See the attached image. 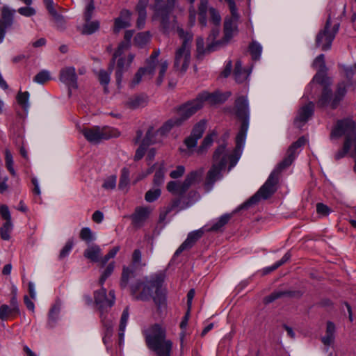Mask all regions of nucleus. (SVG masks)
I'll use <instances>...</instances> for the list:
<instances>
[{"label": "nucleus", "mask_w": 356, "mask_h": 356, "mask_svg": "<svg viewBox=\"0 0 356 356\" xmlns=\"http://www.w3.org/2000/svg\"><path fill=\"white\" fill-rule=\"evenodd\" d=\"M131 12L127 9L120 11V16L115 19L114 32L118 33L121 29L131 26Z\"/></svg>", "instance_id": "23"}, {"label": "nucleus", "mask_w": 356, "mask_h": 356, "mask_svg": "<svg viewBox=\"0 0 356 356\" xmlns=\"http://www.w3.org/2000/svg\"><path fill=\"white\" fill-rule=\"evenodd\" d=\"M290 293L291 292L289 291H276L265 297L264 302L265 304H268Z\"/></svg>", "instance_id": "50"}, {"label": "nucleus", "mask_w": 356, "mask_h": 356, "mask_svg": "<svg viewBox=\"0 0 356 356\" xmlns=\"http://www.w3.org/2000/svg\"><path fill=\"white\" fill-rule=\"evenodd\" d=\"M164 175H165V167H164V164L162 163L159 165V167L155 172V174L154 176V179H153L154 184L155 186L161 185L164 180Z\"/></svg>", "instance_id": "44"}, {"label": "nucleus", "mask_w": 356, "mask_h": 356, "mask_svg": "<svg viewBox=\"0 0 356 356\" xmlns=\"http://www.w3.org/2000/svg\"><path fill=\"white\" fill-rule=\"evenodd\" d=\"M313 67L318 70L317 73L314 77V80L319 84H324L330 79L325 74L327 67L325 62L324 54H320L314 60L312 63Z\"/></svg>", "instance_id": "16"}, {"label": "nucleus", "mask_w": 356, "mask_h": 356, "mask_svg": "<svg viewBox=\"0 0 356 356\" xmlns=\"http://www.w3.org/2000/svg\"><path fill=\"white\" fill-rule=\"evenodd\" d=\"M229 6V9L230 11V16L229 17H232L234 20H239L240 19V15L238 13L237 8L236 6V3L234 0H225Z\"/></svg>", "instance_id": "58"}, {"label": "nucleus", "mask_w": 356, "mask_h": 356, "mask_svg": "<svg viewBox=\"0 0 356 356\" xmlns=\"http://www.w3.org/2000/svg\"><path fill=\"white\" fill-rule=\"evenodd\" d=\"M150 40L149 32H142L138 33L134 38L135 44L139 47L145 46Z\"/></svg>", "instance_id": "47"}, {"label": "nucleus", "mask_w": 356, "mask_h": 356, "mask_svg": "<svg viewBox=\"0 0 356 356\" xmlns=\"http://www.w3.org/2000/svg\"><path fill=\"white\" fill-rule=\"evenodd\" d=\"M249 49L253 60L259 59L262 47L258 42L254 41L251 42L249 45Z\"/></svg>", "instance_id": "49"}, {"label": "nucleus", "mask_w": 356, "mask_h": 356, "mask_svg": "<svg viewBox=\"0 0 356 356\" xmlns=\"http://www.w3.org/2000/svg\"><path fill=\"white\" fill-rule=\"evenodd\" d=\"M168 63L167 60H161L159 65V76L157 78V84L161 85L163 82L164 75L168 69Z\"/></svg>", "instance_id": "59"}, {"label": "nucleus", "mask_w": 356, "mask_h": 356, "mask_svg": "<svg viewBox=\"0 0 356 356\" xmlns=\"http://www.w3.org/2000/svg\"><path fill=\"white\" fill-rule=\"evenodd\" d=\"M79 237L87 243H90L93 240L92 233L88 227H84L81 230Z\"/></svg>", "instance_id": "62"}, {"label": "nucleus", "mask_w": 356, "mask_h": 356, "mask_svg": "<svg viewBox=\"0 0 356 356\" xmlns=\"http://www.w3.org/2000/svg\"><path fill=\"white\" fill-rule=\"evenodd\" d=\"M147 103V97L143 94L129 97L124 103L127 108L129 109H137L145 106Z\"/></svg>", "instance_id": "28"}, {"label": "nucleus", "mask_w": 356, "mask_h": 356, "mask_svg": "<svg viewBox=\"0 0 356 356\" xmlns=\"http://www.w3.org/2000/svg\"><path fill=\"white\" fill-rule=\"evenodd\" d=\"M314 104L312 102L302 106L298 111L294 123L298 127H301L314 113Z\"/></svg>", "instance_id": "22"}, {"label": "nucleus", "mask_w": 356, "mask_h": 356, "mask_svg": "<svg viewBox=\"0 0 356 356\" xmlns=\"http://www.w3.org/2000/svg\"><path fill=\"white\" fill-rule=\"evenodd\" d=\"M160 188L150 189L145 195V200L148 202H152L156 200L161 195Z\"/></svg>", "instance_id": "57"}, {"label": "nucleus", "mask_w": 356, "mask_h": 356, "mask_svg": "<svg viewBox=\"0 0 356 356\" xmlns=\"http://www.w3.org/2000/svg\"><path fill=\"white\" fill-rule=\"evenodd\" d=\"M154 15L153 19H159L160 26L164 32H168L170 29V16L175 7H169L168 1L163 3V0H154L153 6Z\"/></svg>", "instance_id": "9"}, {"label": "nucleus", "mask_w": 356, "mask_h": 356, "mask_svg": "<svg viewBox=\"0 0 356 356\" xmlns=\"http://www.w3.org/2000/svg\"><path fill=\"white\" fill-rule=\"evenodd\" d=\"M168 191L175 195L181 196L188 191L184 187V182L179 183L175 181H170L167 184Z\"/></svg>", "instance_id": "34"}, {"label": "nucleus", "mask_w": 356, "mask_h": 356, "mask_svg": "<svg viewBox=\"0 0 356 356\" xmlns=\"http://www.w3.org/2000/svg\"><path fill=\"white\" fill-rule=\"evenodd\" d=\"M177 33L183 42L181 46L175 51L174 67L178 71L184 72L190 64L191 46L193 34L191 31H185L179 26L177 28Z\"/></svg>", "instance_id": "3"}, {"label": "nucleus", "mask_w": 356, "mask_h": 356, "mask_svg": "<svg viewBox=\"0 0 356 356\" xmlns=\"http://www.w3.org/2000/svg\"><path fill=\"white\" fill-rule=\"evenodd\" d=\"M160 51L158 49L154 50L150 56L146 59L145 67H141V69H145V73L149 79H151L155 73V70L158 65V57Z\"/></svg>", "instance_id": "24"}, {"label": "nucleus", "mask_w": 356, "mask_h": 356, "mask_svg": "<svg viewBox=\"0 0 356 356\" xmlns=\"http://www.w3.org/2000/svg\"><path fill=\"white\" fill-rule=\"evenodd\" d=\"M128 318H129V310H128V308H126L124 309V311L122 314V316H121V318H120V327H119V330H120L119 336H120V339H122L124 335V330L126 328Z\"/></svg>", "instance_id": "53"}, {"label": "nucleus", "mask_w": 356, "mask_h": 356, "mask_svg": "<svg viewBox=\"0 0 356 356\" xmlns=\"http://www.w3.org/2000/svg\"><path fill=\"white\" fill-rule=\"evenodd\" d=\"M148 348L155 352L157 356H171L172 342L165 337L148 346Z\"/></svg>", "instance_id": "21"}, {"label": "nucleus", "mask_w": 356, "mask_h": 356, "mask_svg": "<svg viewBox=\"0 0 356 356\" xmlns=\"http://www.w3.org/2000/svg\"><path fill=\"white\" fill-rule=\"evenodd\" d=\"M99 24L97 21L86 22L81 30L82 34L90 35L98 30Z\"/></svg>", "instance_id": "46"}, {"label": "nucleus", "mask_w": 356, "mask_h": 356, "mask_svg": "<svg viewBox=\"0 0 356 356\" xmlns=\"http://www.w3.org/2000/svg\"><path fill=\"white\" fill-rule=\"evenodd\" d=\"M50 79V73L47 70L40 71L33 78V81L40 84H44Z\"/></svg>", "instance_id": "56"}, {"label": "nucleus", "mask_w": 356, "mask_h": 356, "mask_svg": "<svg viewBox=\"0 0 356 356\" xmlns=\"http://www.w3.org/2000/svg\"><path fill=\"white\" fill-rule=\"evenodd\" d=\"M149 0H139L136 6V10L138 15L136 21V27L138 29H142L145 27V21L147 18L146 8L147 6Z\"/></svg>", "instance_id": "25"}, {"label": "nucleus", "mask_w": 356, "mask_h": 356, "mask_svg": "<svg viewBox=\"0 0 356 356\" xmlns=\"http://www.w3.org/2000/svg\"><path fill=\"white\" fill-rule=\"evenodd\" d=\"M203 174L204 169L202 168H200L188 172L183 181L184 187L188 190L191 186L200 183L202 180Z\"/></svg>", "instance_id": "26"}, {"label": "nucleus", "mask_w": 356, "mask_h": 356, "mask_svg": "<svg viewBox=\"0 0 356 356\" xmlns=\"http://www.w3.org/2000/svg\"><path fill=\"white\" fill-rule=\"evenodd\" d=\"M29 93L28 92H19L17 95L18 104L24 109L29 108Z\"/></svg>", "instance_id": "54"}, {"label": "nucleus", "mask_w": 356, "mask_h": 356, "mask_svg": "<svg viewBox=\"0 0 356 356\" xmlns=\"http://www.w3.org/2000/svg\"><path fill=\"white\" fill-rule=\"evenodd\" d=\"M243 148L238 149L236 145L232 152H228L224 145L218 146L213 155V163L207 172L203 184L205 192H209L213 188L215 183L222 177L224 170L229 163L228 170L229 171L238 161Z\"/></svg>", "instance_id": "1"}, {"label": "nucleus", "mask_w": 356, "mask_h": 356, "mask_svg": "<svg viewBox=\"0 0 356 356\" xmlns=\"http://www.w3.org/2000/svg\"><path fill=\"white\" fill-rule=\"evenodd\" d=\"M102 250L101 248L97 245H92L88 247L85 251H84V257L87 259H90V261L93 262H98L99 261L101 263V259H99V257L101 255Z\"/></svg>", "instance_id": "33"}, {"label": "nucleus", "mask_w": 356, "mask_h": 356, "mask_svg": "<svg viewBox=\"0 0 356 356\" xmlns=\"http://www.w3.org/2000/svg\"><path fill=\"white\" fill-rule=\"evenodd\" d=\"M59 311H60L59 307H56V306H54L49 311V325L50 327L54 326L56 321L58 319Z\"/></svg>", "instance_id": "60"}, {"label": "nucleus", "mask_w": 356, "mask_h": 356, "mask_svg": "<svg viewBox=\"0 0 356 356\" xmlns=\"http://www.w3.org/2000/svg\"><path fill=\"white\" fill-rule=\"evenodd\" d=\"M182 123L177 116H175L167 120L156 131L161 136L167 134L170 131L176 127H179Z\"/></svg>", "instance_id": "31"}, {"label": "nucleus", "mask_w": 356, "mask_h": 356, "mask_svg": "<svg viewBox=\"0 0 356 356\" xmlns=\"http://www.w3.org/2000/svg\"><path fill=\"white\" fill-rule=\"evenodd\" d=\"M235 108L236 116L241 120V128L236 138V145L238 149L243 147L248 129L249 111L247 99L244 97H238L235 102Z\"/></svg>", "instance_id": "5"}, {"label": "nucleus", "mask_w": 356, "mask_h": 356, "mask_svg": "<svg viewBox=\"0 0 356 356\" xmlns=\"http://www.w3.org/2000/svg\"><path fill=\"white\" fill-rule=\"evenodd\" d=\"M230 92L221 93L218 91H216L214 92L209 93L205 91L199 94L197 97L202 105L204 102H208L211 104H216L223 103L228 99L229 97H230Z\"/></svg>", "instance_id": "18"}, {"label": "nucleus", "mask_w": 356, "mask_h": 356, "mask_svg": "<svg viewBox=\"0 0 356 356\" xmlns=\"http://www.w3.org/2000/svg\"><path fill=\"white\" fill-rule=\"evenodd\" d=\"M143 334L147 347L166 337L165 329L159 323L149 325L143 331Z\"/></svg>", "instance_id": "14"}, {"label": "nucleus", "mask_w": 356, "mask_h": 356, "mask_svg": "<svg viewBox=\"0 0 356 356\" xmlns=\"http://www.w3.org/2000/svg\"><path fill=\"white\" fill-rule=\"evenodd\" d=\"M164 280L165 274L162 272L146 276L143 280L131 285V293L138 300L148 301L152 299L158 308H160L165 302V294L162 289Z\"/></svg>", "instance_id": "2"}, {"label": "nucleus", "mask_w": 356, "mask_h": 356, "mask_svg": "<svg viewBox=\"0 0 356 356\" xmlns=\"http://www.w3.org/2000/svg\"><path fill=\"white\" fill-rule=\"evenodd\" d=\"M321 85L323 86V89L322 91V95L318 101V106L323 107L326 106L330 101L332 95V90L330 88V86L331 85L330 79H328V81L326 83Z\"/></svg>", "instance_id": "32"}, {"label": "nucleus", "mask_w": 356, "mask_h": 356, "mask_svg": "<svg viewBox=\"0 0 356 356\" xmlns=\"http://www.w3.org/2000/svg\"><path fill=\"white\" fill-rule=\"evenodd\" d=\"M202 108V104L197 97L192 101H189L182 104L177 111V117L181 120V123L193 115H194L197 111Z\"/></svg>", "instance_id": "13"}, {"label": "nucleus", "mask_w": 356, "mask_h": 356, "mask_svg": "<svg viewBox=\"0 0 356 356\" xmlns=\"http://www.w3.org/2000/svg\"><path fill=\"white\" fill-rule=\"evenodd\" d=\"M59 79L67 85L69 88L76 89L78 88L77 76L74 67H66L60 71Z\"/></svg>", "instance_id": "20"}, {"label": "nucleus", "mask_w": 356, "mask_h": 356, "mask_svg": "<svg viewBox=\"0 0 356 356\" xmlns=\"http://www.w3.org/2000/svg\"><path fill=\"white\" fill-rule=\"evenodd\" d=\"M156 143V139L155 138V133L154 132L153 127H149L147 130L145 137L142 140V143L143 146L148 147L152 144Z\"/></svg>", "instance_id": "52"}, {"label": "nucleus", "mask_w": 356, "mask_h": 356, "mask_svg": "<svg viewBox=\"0 0 356 356\" xmlns=\"http://www.w3.org/2000/svg\"><path fill=\"white\" fill-rule=\"evenodd\" d=\"M291 258V254L289 252H286L283 257L278 261H277L274 265L270 267H267L263 269L262 270V275H266L277 268H278L280 266H282L284 264H285L286 261H288Z\"/></svg>", "instance_id": "41"}, {"label": "nucleus", "mask_w": 356, "mask_h": 356, "mask_svg": "<svg viewBox=\"0 0 356 356\" xmlns=\"http://www.w3.org/2000/svg\"><path fill=\"white\" fill-rule=\"evenodd\" d=\"M330 17L327 19L324 29L319 31L316 38V47H321L323 51L330 49L332 42L335 37V34L338 31L339 24H336L331 29Z\"/></svg>", "instance_id": "11"}, {"label": "nucleus", "mask_w": 356, "mask_h": 356, "mask_svg": "<svg viewBox=\"0 0 356 356\" xmlns=\"http://www.w3.org/2000/svg\"><path fill=\"white\" fill-rule=\"evenodd\" d=\"M151 210L145 207L137 208L132 216V222L134 226L140 227L148 218Z\"/></svg>", "instance_id": "27"}, {"label": "nucleus", "mask_w": 356, "mask_h": 356, "mask_svg": "<svg viewBox=\"0 0 356 356\" xmlns=\"http://www.w3.org/2000/svg\"><path fill=\"white\" fill-rule=\"evenodd\" d=\"M239 20H234L232 17H226L224 21V33L227 40H229L234 33L237 32V26Z\"/></svg>", "instance_id": "29"}, {"label": "nucleus", "mask_w": 356, "mask_h": 356, "mask_svg": "<svg viewBox=\"0 0 356 356\" xmlns=\"http://www.w3.org/2000/svg\"><path fill=\"white\" fill-rule=\"evenodd\" d=\"M143 77L144 79L148 78L146 73H145V69H141L140 67L131 79L129 82V87L131 88H134L142 81Z\"/></svg>", "instance_id": "43"}, {"label": "nucleus", "mask_w": 356, "mask_h": 356, "mask_svg": "<svg viewBox=\"0 0 356 356\" xmlns=\"http://www.w3.org/2000/svg\"><path fill=\"white\" fill-rule=\"evenodd\" d=\"M206 121L202 120L195 124L191 134L186 138L184 143L188 149L195 147L197 145V140L202 138L203 133L206 129Z\"/></svg>", "instance_id": "19"}, {"label": "nucleus", "mask_w": 356, "mask_h": 356, "mask_svg": "<svg viewBox=\"0 0 356 356\" xmlns=\"http://www.w3.org/2000/svg\"><path fill=\"white\" fill-rule=\"evenodd\" d=\"M345 136V140L347 136H350V143H352L353 139L356 137V131L355 129L353 122L346 120L339 121L331 132V138H339Z\"/></svg>", "instance_id": "12"}, {"label": "nucleus", "mask_w": 356, "mask_h": 356, "mask_svg": "<svg viewBox=\"0 0 356 356\" xmlns=\"http://www.w3.org/2000/svg\"><path fill=\"white\" fill-rule=\"evenodd\" d=\"M95 301L99 309L101 310V319L104 325L106 327L107 334H110L113 327V321L108 318L106 315L103 314V311L107 308H111L115 302V293L114 291H110L108 295L106 294V291L104 288L95 292L94 294Z\"/></svg>", "instance_id": "6"}, {"label": "nucleus", "mask_w": 356, "mask_h": 356, "mask_svg": "<svg viewBox=\"0 0 356 356\" xmlns=\"http://www.w3.org/2000/svg\"><path fill=\"white\" fill-rule=\"evenodd\" d=\"M145 266V263L142 261V254L140 250L136 249L134 251L131 257V264L129 266H124L120 280V286L126 288L129 282L130 279L136 276L135 270L138 268H143Z\"/></svg>", "instance_id": "8"}, {"label": "nucleus", "mask_w": 356, "mask_h": 356, "mask_svg": "<svg viewBox=\"0 0 356 356\" xmlns=\"http://www.w3.org/2000/svg\"><path fill=\"white\" fill-rule=\"evenodd\" d=\"M5 159H6V165L8 170L10 171V172L13 176H15V171L13 168V156L8 149H6V151H5Z\"/></svg>", "instance_id": "61"}, {"label": "nucleus", "mask_w": 356, "mask_h": 356, "mask_svg": "<svg viewBox=\"0 0 356 356\" xmlns=\"http://www.w3.org/2000/svg\"><path fill=\"white\" fill-rule=\"evenodd\" d=\"M196 51L197 58L202 59L205 52L204 49V40L202 38H197L196 39Z\"/></svg>", "instance_id": "64"}, {"label": "nucleus", "mask_w": 356, "mask_h": 356, "mask_svg": "<svg viewBox=\"0 0 356 356\" xmlns=\"http://www.w3.org/2000/svg\"><path fill=\"white\" fill-rule=\"evenodd\" d=\"M181 204V199L180 198H176L172 200V202L164 208V209L161 212L159 216V220L160 221H163L167 215L170 213L173 209L178 207Z\"/></svg>", "instance_id": "40"}, {"label": "nucleus", "mask_w": 356, "mask_h": 356, "mask_svg": "<svg viewBox=\"0 0 356 356\" xmlns=\"http://www.w3.org/2000/svg\"><path fill=\"white\" fill-rule=\"evenodd\" d=\"M350 136H348L347 139L344 140L342 149H339L335 154V159L339 160L343 158V156H345L346 154H348L350 152L352 147V143H350Z\"/></svg>", "instance_id": "48"}, {"label": "nucleus", "mask_w": 356, "mask_h": 356, "mask_svg": "<svg viewBox=\"0 0 356 356\" xmlns=\"http://www.w3.org/2000/svg\"><path fill=\"white\" fill-rule=\"evenodd\" d=\"M80 132L88 142L95 144L120 136V132L116 129L107 126L103 127L94 126L91 128H83L80 130Z\"/></svg>", "instance_id": "7"}, {"label": "nucleus", "mask_w": 356, "mask_h": 356, "mask_svg": "<svg viewBox=\"0 0 356 356\" xmlns=\"http://www.w3.org/2000/svg\"><path fill=\"white\" fill-rule=\"evenodd\" d=\"M214 136H216L214 132L207 135V136L204 138L201 145L197 149L198 154L202 155L207 152L208 148H209L213 143Z\"/></svg>", "instance_id": "38"}, {"label": "nucleus", "mask_w": 356, "mask_h": 356, "mask_svg": "<svg viewBox=\"0 0 356 356\" xmlns=\"http://www.w3.org/2000/svg\"><path fill=\"white\" fill-rule=\"evenodd\" d=\"M129 184V171L127 168L122 170L118 187L120 190H125Z\"/></svg>", "instance_id": "51"}, {"label": "nucleus", "mask_w": 356, "mask_h": 356, "mask_svg": "<svg viewBox=\"0 0 356 356\" xmlns=\"http://www.w3.org/2000/svg\"><path fill=\"white\" fill-rule=\"evenodd\" d=\"M15 10H10L8 7H3L1 15L3 21L1 22L5 25L6 28L11 26L13 22V14Z\"/></svg>", "instance_id": "39"}, {"label": "nucleus", "mask_w": 356, "mask_h": 356, "mask_svg": "<svg viewBox=\"0 0 356 356\" xmlns=\"http://www.w3.org/2000/svg\"><path fill=\"white\" fill-rule=\"evenodd\" d=\"M306 138L304 136H302L299 138L298 140L292 143L286 152L285 158L278 163V165H280V168H284L286 169L291 165L295 159L296 149L303 146L306 143Z\"/></svg>", "instance_id": "17"}, {"label": "nucleus", "mask_w": 356, "mask_h": 356, "mask_svg": "<svg viewBox=\"0 0 356 356\" xmlns=\"http://www.w3.org/2000/svg\"><path fill=\"white\" fill-rule=\"evenodd\" d=\"M19 314V312L13 311L12 307L7 305H2L0 307V319L2 321H6L10 317H14Z\"/></svg>", "instance_id": "42"}, {"label": "nucleus", "mask_w": 356, "mask_h": 356, "mask_svg": "<svg viewBox=\"0 0 356 356\" xmlns=\"http://www.w3.org/2000/svg\"><path fill=\"white\" fill-rule=\"evenodd\" d=\"M127 47V44L125 43H121L118 49L115 51L113 56V58L110 63V65L108 68V71H105L104 70H99V72L97 74L98 79L101 84L104 86V90L106 91L107 88L106 86L110 82V76L113 70L115 61L117 57L120 56L123 51L124 48H126Z\"/></svg>", "instance_id": "15"}, {"label": "nucleus", "mask_w": 356, "mask_h": 356, "mask_svg": "<svg viewBox=\"0 0 356 356\" xmlns=\"http://www.w3.org/2000/svg\"><path fill=\"white\" fill-rule=\"evenodd\" d=\"M250 74V70L242 67V63L240 60H237L236 62L234 70V76L236 82H244L248 79Z\"/></svg>", "instance_id": "30"}, {"label": "nucleus", "mask_w": 356, "mask_h": 356, "mask_svg": "<svg viewBox=\"0 0 356 356\" xmlns=\"http://www.w3.org/2000/svg\"><path fill=\"white\" fill-rule=\"evenodd\" d=\"M13 229L12 222H6L0 229L1 238L3 240L8 241L10 239V233Z\"/></svg>", "instance_id": "55"}, {"label": "nucleus", "mask_w": 356, "mask_h": 356, "mask_svg": "<svg viewBox=\"0 0 356 356\" xmlns=\"http://www.w3.org/2000/svg\"><path fill=\"white\" fill-rule=\"evenodd\" d=\"M129 66L130 65L127 63H126L125 59L124 58L118 59L117 63V70L115 72L116 82L118 86L120 85L122 81V75L124 72L127 71L129 69Z\"/></svg>", "instance_id": "36"}, {"label": "nucleus", "mask_w": 356, "mask_h": 356, "mask_svg": "<svg viewBox=\"0 0 356 356\" xmlns=\"http://www.w3.org/2000/svg\"><path fill=\"white\" fill-rule=\"evenodd\" d=\"M232 218V214H224L220 216L218 220L215 222L207 231L208 232H219L221 229L228 223Z\"/></svg>", "instance_id": "37"}, {"label": "nucleus", "mask_w": 356, "mask_h": 356, "mask_svg": "<svg viewBox=\"0 0 356 356\" xmlns=\"http://www.w3.org/2000/svg\"><path fill=\"white\" fill-rule=\"evenodd\" d=\"M52 17V20L55 23L57 29H64L65 28L66 20L63 15L57 10L49 14Z\"/></svg>", "instance_id": "45"}, {"label": "nucleus", "mask_w": 356, "mask_h": 356, "mask_svg": "<svg viewBox=\"0 0 356 356\" xmlns=\"http://www.w3.org/2000/svg\"><path fill=\"white\" fill-rule=\"evenodd\" d=\"M207 11L210 16V21L216 26H219L221 24V16L219 11L213 7L208 8V1L200 0L198 6V22L202 28L207 25Z\"/></svg>", "instance_id": "10"}, {"label": "nucleus", "mask_w": 356, "mask_h": 356, "mask_svg": "<svg viewBox=\"0 0 356 356\" xmlns=\"http://www.w3.org/2000/svg\"><path fill=\"white\" fill-rule=\"evenodd\" d=\"M284 168H280L277 164L276 168L273 170L265 184L260 189L252 196L248 201L243 203L241 208L248 209L253 204L259 202L261 198L264 200L270 197L277 190V184Z\"/></svg>", "instance_id": "4"}, {"label": "nucleus", "mask_w": 356, "mask_h": 356, "mask_svg": "<svg viewBox=\"0 0 356 356\" xmlns=\"http://www.w3.org/2000/svg\"><path fill=\"white\" fill-rule=\"evenodd\" d=\"M346 93V87L343 82L339 83L337 85V90L334 93V98L331 102L332 108H336L339 102L342 100Z\"/></svg>", "instance_id": "35"}, {"label": "nucleus", "mask_w": 356, "mask_h": 356, "mask_svg": "<svg viewBox=\"0 0 356 356\" xmlns=\"http://www.w3.org/2000/svg\"><path fill=\"white\" fill-rule=\"evenodd\" d=\"M113 270L114 263L112 262L107 266V267L106 268V269L101 275V277L99 279V283L101 285H102L106 281V280L113 273Z\"/></svg>", "instance_id": "63"}]
</instances>
